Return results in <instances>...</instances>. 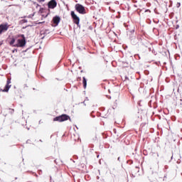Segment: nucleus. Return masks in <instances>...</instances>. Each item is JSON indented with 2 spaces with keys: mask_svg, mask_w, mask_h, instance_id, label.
Returning <instances> with one entry per match:
<instances>
[{
  "mask_svg": "<svg viewBox=\"0 0 182 182\" xmlns=\"http://www.w3.org/2000/svg\"><path fill=\"white\" fill-rule=\"evenodd\" d=\"M69 119H70V117H69L68 114H63L62 115L53 118V122H66V120H69Z\"/></svg>",
  "mask_w": 182,
  "mask_h": 182,
  "instance_id": "nucleus-2",
  "label": "nucleus"
},
{
  "mask_svg": "<svg viewBox=\"0 0 182 182\" xmlns=\"http://www.w3.org/2000/svg\"><path fill=\"white\" fill-rule=\"evenodd\" d=\"M75 11H77L78 14H80V15L86 14V9L85 8V6H83V5L80 4H75Z\"/></svg>",
  "mask_w": 182,
  "mask_h": 182,
  "instance_id": "nucleus-3",
  "label": "nucleus"
},
{
  "mask_svg": "<svg viewBox=\"0 0 182 182\" xmlns=\"http://www.w3.org/2000/svg\"><path fill=\"white\" fill-rule=\"evenodd\" d=\"M71 18H73L74 23L79 26L80 18H79V16H77V15H76V14H75V11H71Z\"/></svg>",
  "mask_w": 182,
  "mask_h": 182,
  "instance_id": "nucleus-4",
  "label": "nucleus"
},
{
  "mask_svg": "<svg viewBox=\"0 0 182 182\" xmlns=\"http://www.w3.org/2000/svg\"><path fill=\"white\" fill-rule=\"evenodd\" d=\"M181 6V4H180L179 2L176 4V8H180Z\"/></svg>",
  "mask_w": 182,
  "mask_h": 182,
  "instance_id": "nucleus-11",
  "label": "nucleus"
},
{
  "mask_svg": "<svg viewBox=\"0 0 182 182\" xmlns=\"http://www.w3.org/2000/svg\"><path fill=\"white\" fill-rule=\"evenodd\" d=\"M57 6H58V3L56 2V0H50L48 3V9H55V8H56Z\"/></svg>",
  "mask_w": 182,
  "mask_h": 182,
  "instance_id": "nucleus-6",
  "label": "nucleus"
},
{
  "mask_svg": "<svg viewBox=\"0 0 182 182\" xmlns=\"http://www.w3.org/2000/svg\"><path fill=\"white\" fill-rule=\"evenodd\" d=\"M11 86L12 85H11V78H7L6 85L4 89H0V92H9V89H11Z\"/></svg>",
  "mask_w": 182,
  "mask_h": 182,
  "instance_id": "nucleus-5",
  "label": "nucleus"
},
{
  "mask_svg": "<svg viewBox=\"0 0 182 182\" xmlns=\"http://www.w3.org/2000/svg\"><path fill=\"white\" fill-rule=\"evenodd\" d=\"M8 29H9V25H8V23L1 24L0 25V35H2V33H4V32H6V31H8Z\"/></svg>",
  "mask_w": 182,
  "mask_h": 182,
  "instance_id": "nucleus-7",
  "label": "nucleus"
},
{
  "mask_svg": "<svg viewBox=\"0 0 182 182\" xmlns=\"http://www.w3.org/2000/svg\"><path fill=\"white\" fill-rule=\"evenodd\" d=\"M81 80V78H80V77H78V78H77V80Z\"/></svg>",
  "mask_w": 182,
  "mask_h": 182,
  "instance_id": "nucleus-14",
  "label": "nucleus"
},
{
  "mask_svg": "<svg viewBox=\"0 0 182 182\" xmlns=\"http://www.w3.org/2000/svg\"><path fill=\"white\" fill-rule=\"evenodd\" d=\"M38 2L41 3V2H45V0H37Z\"/></svg>",
  "mask_w": 182,
  "mask_h": 182,
  "instance_id": "nucleus-12",
  "label": "nucleus"
},
{
  "mask_svg": "<svg viewBox=\"0 0 182 182\" xmlns=\"http://www.w3.org/2000/svg\"><path fill=\"white\" fill-rule=\"evenodd\" d=\"M145 12H151L150 10L147 9L145 11Z\"/></svg>",
  "mask_w": 182,
  "mask_h": 182,
  "instance_id": "nucleus-13",
  "label": "nucleus"
},
{
  "mask_svg": "<svg viewBox=\"0 0 182 182\" xmlns=\"http://www.w3.org/2000/svg\"><path fill=\"white\" fill-rule=\"evenodd\" d=\"M17 38H21L17 39L16 43L14 45V48H23V46L26 45V38H25V35H18Z\"/></svg>",
  "mask_w": 182,
  "mask_h": 182,
  "instance_id": "nucleus-1",
  "label": "nucleus"
},
{
  "mask_svg": "<svg viewBox=\"0 0 182 182\" xmlns=\"http://www.w3.org/2000/svg\"><path fill=\"white\" fill-rule=\"evenodd\" d=\"M82 85H83L84 89H86V86H87V80L85 77H82Z\"/></svg>",
  "mask_w": 182,
  "mask_h": 182,
  "instance_id": "nucleus-9",
  "label": "nucleus"
},
{
  "mask_svg": "<svg viewBox=\"0 0 182 182\" xmlns=\"http://www.w3.org/2000/svg\"><path fill=\"white\" fill-rule=\"evenodd\" d=\"M53 23H55V25H59V22H60V17H59L58 16H55L53 18Z\"/></svg>",
  "mask_w": 182,
  "mask_h": 182,
  "instance_id": "nucleus-8",
  "label": "nucleus"
},
{
  "mask_svg": "<svg viewBox=\"0 0 182 182\" xmlns=\"http://www.w3.org/2000/svg\"><path fill=\"white\" fill-rule=\"evenodd\" d=\"M11 40L10 42H9V45H10L11 46L15 47V42H16V39H15V38H11Z\"/></svg>",
  "mask_w": 182,
  "mask_h": 182,
  "instance_id": "nucleus-10",
  "label": "nucleus"
}]
</instances>
